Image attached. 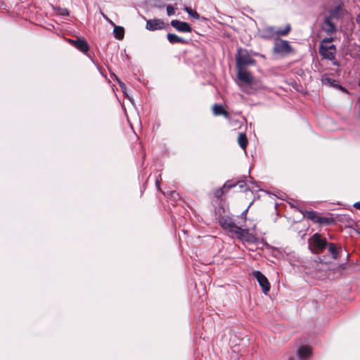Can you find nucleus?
<instances>
[{
  "label": "nucleus",
  "instance_id": "19",
  "mask_svg": "<svg viewBox=\"0 0 360 360\" xmlns=\"http://www.w3.org/2000/svg\"><path fill=\"white\" fill-rule=\"evenodd\" d=\"M340 6H339L335 7L333 9L330 11L329 15L326 18H330V20H333L334 18L338 19L340 17Z\"/></svg>",
  "mask_w": 360,
  "mask_h": 360
},
{
  "label": "nucleus",
  "instance_id": "34",
  "mask_svg": "<svg viewBox=\"0 0 360 360\" xmlns=\"http://www.w3.org/2000/svg\"><path fill=\"white\" fill-rule=\"evenodd\" d=\"M246 212H247V210H245V211L242 213V216H243V217L244 216V217H245V216H246Z\"/></svg>",
  "mask_w": 360,
  "mask_h": 360
},
{
  "label": "nucleus",
  "instance_id": "26",
  "mask_svg": "<svg viewBox=\"0 0 360 360\" xmlns=\"http://www.w3.org/2000/svg\"><path fill=\"white\" fill-rule=\"evenodd\" d=\"M58 13L61 15H68L69 11L66 8H58Z\"/></svg>",
  "mask_w": 360,
  "mask_h": 360
},
{
  "label": "nucleus",
  "instance_id": "15",
  "mask_svg": "<svg viewBox=\"0 0 360 360\" xmlns=\"http://www.w3.org/2000/svg\"><path fill=\"white\" fill-rule=\"evenodd\" d=\"M75 47L82 52H86L89 50V46L86 41L83 39H77L76 41H71Z\"/></svg>",
  "mask_w": 360,
  "mask_h": 360
},
{
  "label": "nucleus",
  "instance_id": "35",
  "mask_svg": "<svg viewBox=\"0 0 360 360\" xmlns=\"http://www.w3.org/2000/svg\"><path fill=\"white\" fill-rule=\"evenodd\" d=\"M109 23L111 24L112 25H113L114 27L116 26L115 25V23L112 20H109Z\"/></svg>",
  "mask_w": 360,
  "mask_h": 360
},
{
  "label": "nucleus",
  "instance_id": "17",
  "mask_svg": "<svg viewBox=\"0 0 360 360\" xmlns=\"http://www.w3.org/2000/svg\"><path fill=\"white\" fill-rule=\"evenodd\" d=\"M238 143L243 150H245L248 145V139L245 134H239L238 137Z\"/></svg>",
  "mask_w": 360,
  "mask_h": 360
},
{
  "label": "nucleus",
  "instance_id": "20",
  "mask_svg": "<svg viewBox=\"0 0 360 360\" xmlns=\"http://www.w3.org/2000/svg\"><path fill=\"white\" fill-rule=\"evenodd\" d=\"M328 251L330 252L332 257L333 259H338L339 257L338 256V251L334 243H330L328 246Z\"/></svg>",
  "mask_w": 360,
  "mask_h": 360
},
{
  "label": "nucleus",
  "instance_id": "38",
  "mask_svg": "<svg viewBox=\"0 0 360 360\" xmlns=\"http://www.w3.org/2000/svg\"><path fill=\"white\" fill-rule=\"evenodd\" d=\"M288 360H294L293 358H289Z\"/></svg>",
  "mask_w": 360,
  "mask_h": 360
},
{
  "label": "nucleus",
  "instance_id": "36",
  "mask_svg": "<svg viewBox=\"0 0 360 360\" xmlns=\"http://www.w3.org/2000/svg\"><path fill=\"white\" fill-rule=\"evenodd\" d=\"M102 15H103V18H104V19H105V20H106V19H108V17H107V15H105V14L102 13Z\"/></svg>",
  "mask_w": 360,
  "mask_h": 360
},
{
  "label": "nucleus",
  "instance_id": "6",
  "mask_svg": "<svg viewBox=\"0 0 360 360\" xmlns=\"http://www.w3.org/2000/svg\"><path fill=\"white\" fill-rule=\"evenodd\" d=\"M238 79L248 84L253 83L254 78L250 72L246 70L245 68H236Z\"/></svg>",
  "mask_w": 360,
  "mask_h": 360
},
{
  "label": "nucleus",
  "instance_id": "9",
  "mask_svg": "<svg viewBox=\"0 0 360 360\" xmlns=\"http://www.w3.org/2000/svg\"><path fill=\"white\" fill-rule=\"evenodd\" d=\"M236 235L240 240L248 243H255L256 241V238L252 234L250 233L248 229H243L241 226H240V231H237Z\"/></svg>",
  "mask_w": 360,
  "mask_h": 360
},
{
  "label": "nucleus",
  "instance_id": "11",
  "mask_svg": "<svg viewBox=\"0 0 360 360\" xmlns=\"http://www.w3.org/2000/svg\"><path fill=\"white\" fill-rule=\"evenodd\" d=\"M146 27L150 31L161 30L164 27V22L160 19L148 20Z\"/></svg>",
  "mask_w": 360,
  "mask_h": 360
},
{
  "label": "nucleus",
  "instance_id": "30",
  "mask_svg": "<svg viewBox=\"0 0 360 360\" xmlns=\"http://www.w3.org/2000/svg\"><path fill=\"white\" fill-rule=\"evenodd\" d=\"M238 184L241 189H244L245 191L247 190L246 184L244 183V181H238Z\"/></svg>",
  "mask_w": 360,
  "mask_h": 360
},
{
  "label": "nucleus",
  "instance_id": "33",
  "mask_svg": "<svg viewBox=\"0 0 360 360\" xmlns=\"http://www.w3.org/2000/svg\"><path fill=\"white\" fill-rule=\"evenodd\" d=\"M354 207L358 210H360V201L359 202H356L354 205Z\"/></svg>",
  "mask_w": 360,
  "mask_h": 360
},
{
  "label": "nucleus",
  "instance_id": "31",
  "mask_svg": "<svg viewBox=\"0 0 360 360\" xmlns=\"http://www.w3.org/2000/svg\"><path fill=\"white\" fill-rule=\"evenodd\" d=\"M235 186H236V184H229V183L227 182V183H226L224 185L223 188H228L229 189V188H232V187H233Z\"/></svg>",
  "mask_w": 360,
  "mask_h": 360
},
{
  "label": "nucleus",
  "instance_id": "18",
  "mask_svg": "<svg viewBox=\"0 0 360 360\" xmlns=\"http://www.w3.org/2000/svg\"><path fill=\"white\" fill-rule=\"evenodd\" d=\"M213 113L215 115H224L228 116V112L224 110L221 105L215 104L212 108Z\"/></svg>",
  "mask_w": 360,
  "mask_h": 360
},
{
  "label": "nucleus",
  "instance_id": "24",
  "mask_svg": "<svg viewBox=\"0 0 360 360\" xmlns=\"http://www.w3.org/2000/svg\"><path fill=\"white\" fill-rule=\"evenodd\" d=\"M333 220L331 218L319 217L318 223L320 224H330Z\"/></svg>",
  "mask_w": 360,
  "mask_h": 360
},
{
  "label": "nucleus",
  "instance_id": "2",
  "mask_svg": "<svg viewBox=\"0 0 360 360\" xmlns=\"http://www.w3.org/2000/svg\"><path fill=\"white\" fill-rule=\"evenodd\" d=\"M219 224L224 230L235 234L237 231H240V226H242V224L237 225L233 219L229 216H221L219 218Z\"/></svg>",
  "mask_w": 360,
  "mask_h": 360
},
{
  "label": "nucleus",
  "instance_id": "32",
  "mask_svg": "<svg viewBox=\"0 0 360 360\" xmlns=\"http://www.w3.org/2000/svg\"><path fill=\"white\" fill-rule=\"evenodd\" d=\"M356 22L358 25H360V11H359V13L357 15L356 18Z\"/></svg>",
  "mask_w": 360,
  "mask_h": 360
},
{
  "label": "nucleus",
  "instance_id": "10",
  "mask_svg": "<svg viewBox=\"0 0 360 360\" xmlns=\"http://www.w3.org/2000/svg\"><path fill=\"white\" fill-rule=\"evenodd\" d=\"M321 29L327 34H332L336 32V26L333 22L332 20H330V18L325 17L321 25Z\"/></svg>",
  "mask_w": 360,
  "mask_h": 360
},
{
  "label": "nucleus",
  "instance_id": "27",
  "mask_svg": "<svg viewBox=\"0 0 360 360\" xmlns=\"http://www.w3.org/2000/svg\"><path fill=\"white\" fill-rule=\"evenodd\" d=\"M333 39H334L333 37H326L323 39H322L321 44L328 45V44L331 43L333 41Z\"/></svg>",
  "mask_w": 360,
  "mask_h": 360
},
{
  "label": "nucleus",
  "instance_id": "28",
  "mask_svg": "<svg viewBox=\"0 0 360 360\" xmlns=\"http://www.w3.org/2000/svg\"><path fill=\"white\" fill-rule=\"evenodd\" d=\"M115 79L117 80V82H118L120 88L122 89V91L124 93H125V89H126V86L124 85V84L123 82H122L117 77V76L115 75Z\"/></svg>",
  "mask_w": 360,
  "mask_h": 360
},
{
  "label": "nucleus",
  "instance_id": "14",
  "mask_svg": "<svg viewBox=\"0 0 360 360\" xmlns=\"http://www.w3.org/2000/svg\"><path fill=\"white\" fill-rule=\"evenodd\" d=\"M167 38L171 44H187V41L186 39L175 34L169 33L167 35Z\"/></svg>",
  "mask_w": 360,
  "mask_h": 360
},
{
  "label": "nucleus",
  "instance_id": "4",
  "mask_svg": "<svg viewBox=\"0 0 360 360\" xmlns=\"http://www.w3.org/2000/svg\"><path fill=\"white\" fill-rule=\"evenodd\" d=\"M319 53L323 58L332 60L335 59V53H336L335 46L333 44L327 45V44H320Z\"/></svg>",
  "mask_w": 360,
  "mask_h": 360
},
{
  "label": "nucleus",
  "instance_id": "7",
  "mask_svg": "<svg viewBox=\"0 0 360 360\" xmlns=\"http://www.w3.org/2000/svg\"><path fill=\"white\" fill-rule=\"evenodd\" d=\"M309 244L322 251L326 248L327 241L326 238H322L319 233H315L310 239Z\"/></svg>",
  "mask_w": 360,
  "mask_h": 360
},
{
  "label": "nucleus",
  "instance_id": "25",
  "mask_svg": "<svg viewBox=\"0 0 360 360\" xmlns=\"http://www.w3.org/2000/svg\"><path fill=\"white\" fill-rule=\"evenodd\" d=\"M167 13L169 16L174 15V13H175L174 8L171 5H168L167 6Z\"/></svg>",
  "mask_w": 360,
  "mask_h": 360
},
{
  "label": "nucleus",
  "instance_id": "13",
  "mask_svg": "<svg viewBox=\"0 0 360 360\" xmlns=\"http://www.w3.org/2000/svg\"><path fill=\"white\" fill-rule=\"evenodd\" d=\"M311 351L309 347H301L297 349V354L300 360H307L310 356Z\"/></svg>",
  "mask_w": 360,
  "mask_h": 360
},
{
  "label": "nucleus",
  "instance_id": "3",
  "mask_svg": "<svg viewBox=\"0 0 360 360\" xmlns=\"http://www.w3.org/2000/svg\"><path fill=\"white\" fill-rule=\"evenodd\" d=\"M292 51V47L289 42L285 40L279 39L275 41L274 52L279 55H287Z\"/></svg>",
  "mask_w": 360,
  "mask_h": 360
},
{
  "label": "nucleus",
  "instance_id": "23",
  "mask_svg": "<svg viewBox=\"0 0 360 360\" xmlns=\"http://www.w3.org/2000/svg\"><path fill=\"white\" fill-rule=\"evenodd\" d=\"M185 11L191 17L194 18L195 19H199L200 15L195 11L192 10L189 7H185L184 8Z\"/></svg>",
  "mask_w": 360,
  "mask_h": 360
},
{
  "label": "nucleus",
  "instance_id": "39",
  "mask_svg": "<svg viewBox=\"0 0 360 360\" xmlns=\"http://www.w3.org/2000/svg\"><path fill=\"white\" fill-rule=\"evenodd\" d=\"M359 85L360 86V79H359Z\"/></svg>",
  "mask_w": 360,
  "mask_h": 360
},
{
  "label": "nucleus",
  "instance_id": "22",
  "mask_svg": "<svg viewBox=\"0 0 360 360\" xmlns=\"http://www.w3.org/2000/svg\"><path fill=\"white\" fill-rule=\"evenodd\" d=\"M290 31V25H288L285 29L283 30H276V35L277 36H285L287 35L289 32Z\"/></svg>",
  "mask_w": 360,
  "mask_h": 360
},
{
  "label": "nucleus",
  "instance_id": "37",
  "mask_svg": "<svg viewBox=\"0 0 360 360\" xmlns=\"http://www.w3.org/2000/svg\"><path fill=\"white\" fill-rule=\"evenodd\" d=\"M340 88L342 90L345 91V89L343 87L340 86Z\"/></svg>",
  "mask_w": 360,
  "mask_h": 360
},
{
  "label": "nucleus",
  "instance_id": "29",
  "mask_svg": "<svg viewBox=\"0 0 360 360\" xmlns=\"http://www.w3.org/2000/svg\"><path fill=\"white\" fill-rule=\"evenodd\" d=\"M224 193V191H223V188H219V189H217L215 192H214V195L217 197V198H220Z\"/></svg>",
  "mask_w": 360,
  "mask_h": 360
},
{
  "label": "nucleus",
  "instance_id": "1",
  "mask_svg": "<svg viewBox=\"0 0 360 360\" xmlns=\"http://www.w3.org/2000/svg\"><path fill=\"white\" fill-rule=\"evenodd\" d=\"M236 68H245L248 65L255 64V60L253 59L247 50L239 48L236 55Z\"/></svg>",
  "mask_w": 360,
  "mask_h": 360
},
{
  "label": "nucleus",
  "instance_id": "8",
  "mask_svg": "<svg viewBox=\"0 0 360 360\" xmlns=\"http://www.w3.org/2000/svg\"><path fill=\"white\" fill-rule=\"evenodd\" d=\"M171 25L181 32H191L192 30L191 25L188 22L178 20H172L171 21Z\"/></svg>",
  "mask_w": 360,
  "mask_h": 360
},
{
  "label": "nucleus",
  "instance_id": "5",
  "mask_svg": "<svg viewBox=\"0 0 360 360\" xmlns=\"http://www.w3.org/2000/svg\"><path fill=\"white\" fill-rule=\"evenodd\" d=\"M253 276L257 279L259 285L261 286L262 291L264 294H267V292L270 290V283L266 278V277L262 274L259 271H255L252 273Z\"/></svg>",
  "mask_w": 360,
  "mask_h": 360
},
{
  "label": "nucleus",
  "instance_id": "21",
  "mask_svg": "<svg viewBox=\"0 0 360 360\" xmlns=\"http://www.w3.org/2000/svg\"><path fill=\"white\" fill-rule=\"evenodd\" d=\"M307 217L314 222L318 223L320 216L314 211H309L307 212Z\"/></svg>",
  "mask_w": 360,
  "mask_h": 360
},
{
  "label": "nucleus",
  "instance_id": "16",
  "mask_svg": "<svg viewBox=\"0 0 360 360\" xmlns=\"http://www.w3.org/2000/svg\"><path fill=\"white\" fill-rule=\"evenodd\" d=\"M113 33L115 34V38L118 39H122L124 35V30L122 27L115 26Z\"/></svg>",
  "mask_w": 360,
  "mask_h": 360
},
{
  "label": "nucleus",
  "instance_id": "12",
  "mask_svg": "<svg viewBox=\"0 0 360 360\" xmlns=\"http://www.w3.org/2000/svg\"><path fill=\"white\" fill-rule=\"evenodd\" d=\"M276 30L273 27H266L259 31L260 37L263 39H269L276 36Z\"/></svg>",
  "mask_w": 360,
  "mask_h": 360
}]
</instances>
